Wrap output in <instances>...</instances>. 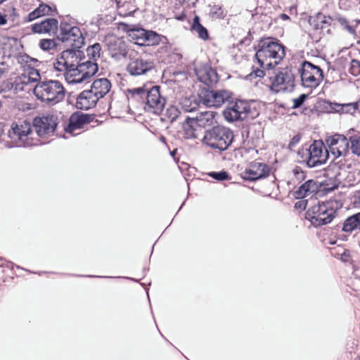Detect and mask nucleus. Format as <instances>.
Segmentation results:
<instances>
[{"label":"nucleus","instance_id":"obj_59","mask_svg":"<svg viewBox=\"0 0 360 360\" xmlns=\"http://www.w3.org/2000/svg\"><path fill=\"white\" fill-rule=\"evenodd\" d=\"M355 360H360V354L358 355V357Z\"/></svg>","mask_w":360,"mask_h":360},{"label":"nucleus","instance_id":"obj_23","mask_svg":"<svg viewBox=\"0 0 360 360\" xmlns=\"http://www.w3.org/2000/svg\"><path fill=\"white\" fill-rule=\"evenodd\" d=\"M58 27V21L56 18H46L32 25L31 30L34 33L51 34L57 33Z\"/></svg>","mask_w":360,"mask_h":360},{"label":"nucleus","instance_id":"obj_61","mask_svg":"<svg viewBox=\"0 0 360 360\" xmlns=\"http://www.w3.org/2000/svg\"><path fill=\"white\" fill-rule=\"evenodd\" d=\"M16 266V268H18V269H20L24 270L22 268H20L19 266Z\"/></svg>","mask_w":360,"mask_h":360},{"label":"nucleus","instance_id":"obj_43","mask_svg":"<svg viewBox=\"0 0 360 360\" xmlns=\"http://www.w3.org/2000/svg\"><path fill=\"white\" fill-rule=\"evenodd\" d=\"M175 8H179V6H185V7H193L195 5L198 0H175Z\"/></svg>","mask_w":360,"mask_h":360},{"label":"nucleus","instance_id":"obj_15","mask_svg":"<svg viewBox=\"0 0 360 360\" xmlns=\"http://www.w3.org/2000/svg\"><path fill=\"white\" fill-rule=\"evenodd\" d=\"M295 86V77L292 70L288 68L281 70L274 76L271 89L278 93L280 91H291Z\"/></svg>","mask_w":360,"mask_h":360},{"label":"nucleus","instance_id":"obj_46","mask_svg":"<svg viewBox=\"0 0 360 360\" xmlns=\"http://www.w3.org/2000/svg\"><path fill=\"white\" fill-rule=\"evenodd\" d=\"M307 98V95L302 94L298 98H294L292 108H300L304 103Z\"/></svg>","mask_w":360,"mask_h":360},{"label":"nucleus","instance_id":"obj_8","mask_svg":"<svg viewBox=\"0 0 360 360\" xmlns=\"http://www.w3.org/2000/svg\"><path fill=\"white\" fill-rule=\"evenodd\" d=\"M58 124V117L53 114L35 117L32 123L35 136L46 143L45 139L54 135Z\"/></svg>","mask_w":360,"mask_h":360},{"label":"nucleus","instance_id":"obj_28","mask_svg":"<svg viewBox=\"0 0 360 360\" xmlns=\"http://www.w3.org/2000/svg\"><path fill=\"white\" fill-rule=\"evenodd\" d=\"M137 38L142 40V42H141V44L146 46H155L158 44L160 41V35L150 30H138Z\"/></svg>","mask_w":360,"mask_h":360},{"label":"nucleus","instance_id":"obj_10","mask_svg":"<svg viewBox=\"0 0 360 360\" xmlns=\"http://www.w3.org/2000/svg\"><path fill=\"white\" fill-rule=\"evenodd\" d=\"M224 119L229 122L243 120L248 117L253 118L255 113L249 103L245 101L238 100L226 107L223 111Z\"/></svg>","mask_w":360,"mask_h":360},{"label":"nucleus","instance_id":"obj_24","mask_svg":"<svg viewBox=\"0 0 360 360\" xmlns=\"http://www.w3.org/2000/svg\"><path fill=\"white\" fill-rule=\"evenodd\" d=\"M99 99L90 90H84L77 98L76 107L80 110H89L94 107Z\"/></svg>","mask_w":360,"mask_h":360},{"label":"nucleus","instance_id":"obj_60","mask_svg":"<svg viewBox=\"0 0 360 360\" xmlns=\"http://www.w3.org/2000/svg\"><path fill=\"white\" fill-rule=\"evenodd\" d=\"M6 0H0V4L6 1Z\"/></svg>","mask_w":360,"mask_h":360},{"label":"nucleus","instance_id":"obj_6","mask_svg":"<svg viewBox=\"0 0 360 360\" xmlns=\"http://www.w3.org/2000/svg\"><path fill=\"white\" fill-rule=\"evenodd\" d=\"M233 138L231 129L222 125H217L205 131L202 141L210 148L221 152L228 149Z\"/></svg>","mask_w":360,"mask_h":360},{"label":"nucleus","instance_id":"obj_26","mask_svg":"<svg viewBox=\"0 0 360 360\" xmlns=\"http://www.w3.org/2000/svg\"><path fill=\"white\" fill-rule=\"evenodd\" d=\"M320 187V184L318 181L314 179H309L301 185L298 189L295 192L297 198H303L310 195L316 193Z\"/></svg>","mask_w":360,"mask_h":360},{"label":"nucleus","instance_id":"obj_13","mask_svg":"<svg viewBox=\"0 0 360 360\" xmlns=\"http://www.w3.org/2000/svg\"><path fill=\"white\" fill-rule=\"evenodd\" d=\"M231 92L227 90H210L202 89L199 94V98L207 107H220L231 98Z\"/></svg>","mask_w":360,"mask_h":360},{"label":"nucleus","instance_id":"obj_35","mask_svg":"<svg viewBox=\"0 0 360 360\" xmlns=\"http://www.w3.org/2000/svg\"><path fill=\"white\" fill-rule=\"evenodd\" d=\"M103 53L101 44L99 43H95L90 45L86 49V54L89 57L87 60L96 63V60L99 59Z\"/></svg>","mask_w":360,"mask_h":360},{"label":"nucleus","instance_id":"obj_38","mask_svg":"<svg viewBox=\"0 0 360 360\" xmlns=\"http://www.w3.org/2000/svg\"><path fill=\"white\" fill-rule=\"evenodd\" d=\"M180 115L181 112L175 105H170L166 109L165 117L170 122H174Z\"/></svg>","mask_w":360,"mask_h":360},{"label":"nucleus","instance_id":"obj_39","mask_svg":"<svg viewBox=\"0 0 360 360\" xmlns=\"http://www.w3.org/2000/svg\"><path fill=\"white\" fill-rule=\"evenodd\" d=\"M181 107L184 112H193L198 109V103L195 100H191L189 98H185L181 101Z\"/></svg>","mask_w":360,"mask_h":360},{"label":"nucleus","instance_id":"obj_56","mask_svg":"<svg viewBox=\"0 0 360 360\" xmlns=\"http://www.w3.org/2000/svg\"><path fill=\"white\" fill-rule=\"evenodd\" d=\"M340 24L342 25V26H345L348 24V22L347 20L345 19V18H340Z\"/></svg>","mask_w":360,"mask_h":360},{"label":"nucleus","instance_id":"obj_52","mask_svg":"<svg viewBox=\"0 0 360 360\" xmlns=\"http://www.w3.org/2000/svg\"><path fill=\"white\" fill-rule=\"evenodd\" d=\"M345 29L352 34H355L356 33L354 28L350 26L349 24H347L345 25Z\"/></svg>","mask_w":360,"mask_h":360},{"label":"nucleus","instance_id":"obj_7","mask_svg":"<svg viewBox=\"0 0 360 360\" xmlns=\"http://www.w3.org/2000/svg\"><path fill=\"white\" fill-rule=\"evenodd\" d=\"M57 39L72 48H81L85 38L80 28L69 18H63L59 25Z\"/></svg>","mask_w":360,"mask_h":360},{"label":"nucleus","instance_id":"obj_44","mask_svg":"<svg viewBox=\"0 0 360 360\" xmlns=\"http://www.w3.org/2000/svg\"><path fill=\"white\" fill-rule=\"evenodd\" d=\"M292 173H293L295 178L299 181H302L304 180L306 178L305 172L301 169V167H300L298 166H296L292 169Z\"/></svg>","mask_w":360,"mask_h":360},{"label":"nucleus","instance_id":"obj_49","mask_svg":"<svg viewBox=\"0 0 360 360\" xmlns=\"http://www.w3.org/2000/svg\"><path fill=\"white\" fill-rule=\"evenodd\" d=\"M247 153H250L251 157L254 158L257 155L258 151H257V150H256L253 148L243 149V150H242L243 155H245V154H247Z\"/></svg>","mask_w":360,"mask_h":360},{"label":"nucleus","instance_id":"obj_11","mask_svg":"<svg viewBox=\"0 0 360 360\" xmlns=\"http://www.w3.org/2000/svg\"><path fill=\"white\" fill-rule=\"evenodd\" d=\"M41 80V75L37 69H25V72L15 77L12 88L16 92L33 91L34 86Z\"/></svg>","mask_w":360,"mask_h":360},{"label":"nucleus","instance_id":"obj_4","mask_svg":"<svg viewBox=\"0 0 360 360\" xmlns=\"http://www.w3.org/2000/svg\"><path fill=\"white\" fill-rule=\"evenodd\" d=\"M6 136L11 139V147H30L43 143L35 136L32 124L27 121L13 123Z\"/></svg>","mask_w":360,"mask_h":360},{"label":"nucleus","instance_id":"obj_47","mask_svg":"<svg viewBox=\"0 0 360 360\" xmlns=\"http://www.w3.org/2000/svg\"><path fill=\"white\" fill-rule=\"evenodd\" d=\"M331 109L338 113H342L344 111V103H333L330 104Z\"/></svg>","mask_w":360,"mask_h":360},{"label":"nucleus","instance_id":"obj_41","mask_svg":"<svg viewBox=\"0 0 360 360\" xmlns=\"http://www.w3.org/2000/svg\"><path fill=\"white\" fill-rule=\"evenodd\" d=\"M349 72L354 77L360 78V61L356 59L352 60L349 68Z\"/></svg>","mask_w":360,"mask_h":360},{"label":"nucleus","instance_id":"obj_33","mask_svg":"<svg viewBox=\"0 0 360 360\" xmlns=\"http://www.w3.org/2000/svg\"><path fill=\"white\" fill-rule=\"evenodd\" d=\"M149 89V87L143 86L137 88L129 89H127V92L131 98L144 103Z\"/></svg>","mask_w":360,"mask_h":360},{"label":"nucleus","instance_id":"obj_36","mask_svg":"<svg viewBox=\"0 0 360 360\" xmlns=\"http://www.w3.org/2000/svg\"><path fill=\"white\" fill-rule=\"evenodd\" d=\"M350 151L353 155L360 156V134L351 136L349 138Z\"/></svg>","mask_w":360,"mask_h":360},{"label":"nucleus","instance_id":"obj_32","mask_svg":"<svg viewBox=\"0 0 360 360\" xmlns=\"http://www.w3.org/2000/svg\"><path fill=\"white\" fill-rule=\"evenodd\" d=\"M192 32L198 34V37L202 40H207L209 39V33L207 30L200 24V18L198 15H195L193 22L191 26Z\"/></svg>","mask_w":360,"mask_h":360},{"label":"nucleus","instance_id":"obj_21","mask_svg":"<svg viewBox=\"0 0 360 360\" xmlns=\"http://www.w3.org/2000/svg\"><path fill=\"white\" fill-rule=\"evenodd\" d=\"M90 122V115L79 112H75L70 117L68 124L65 128V131L67 134L76 136L80 133L76 132V131L81 129L84 124Z\"/></svg>","mask_w":360,"mask_h":360},{"label":"nucleus","instance_id":"obj_53","mask_svg":"<svg viewBox=\"0 0 360 360\" xmlns=\"http://www.w3.org/2000/svg\"><path fill=\"white\" fill-rule=\"evenodd\" d=\"M6 22L7 20L6 18V16L2 15L1 13L0 12V25H4L6 24Z\"/></svg>","mask_w":360,"mask_h":360},{"label":"nucleus","instance_id":"obj_14","mask_svg":"<svg viewBox=\"0 0 360 360\" xmlns=\"http://www.w3.org/2000/svg\"><path fill=\"white\" fill-rule=\"evenodd\" d=\"M308 157L305 162L308 167L312 168L326 163L329 151L321 140L314 141L307 150Z\"/></svg>","mask_w":360,"mask_h":360},{"label":"nucleus","instance_id":"obj_1","mask_svg":"<svg viewBox=\"0 0 360 360\" xmlns=\"http://www.w3.org/2000/svg\"><path fill=\"white\" fill-rule=\"evenodd\" d=\"M285 55V47L274 38L262 39L258 44V50L255 58L258 66L253 65L252 72L246 76L247 79L262 78L264 76V70H269L278 65Z\"/></svg>","mask_w":360,"mask_h":360},{"label":"nucleus","instance_id":"obj_50","mask_svg":"<svg viewBox=\"0 0 360 360\" xmlns=\"http://www.w3.org/2000/svg\"><path fill=\"white\" fill-rule=\"evenodd\" d=\"M174 18L179 20V21H184L186 20V14L184 13V12L183 11L182 13H176L174 15Z\"/></svg>","mask_w":360,"mask_h":360},{"label":"nucleus","instance_id":"obj_5","mask_svg":"<svg viewBox=\"0 0 360 360\" xmlns=\"http://www.w3.org/2000/svg\"><path fill=\"white\" fill-rule=\"evenodd\" d=\"M33 92L39 100L54 105L64 99L66 91L58 80L46 79L39 80L34 86Z\"/></svg>","mask_w":360,"mask_h":360},{"label":"nucleus","instance_id":"obj_20","mask_svg":"<svg viewBox=\"0 0 360 360\" xmlns=\"http://www.w3.org/2000/svg\"><path fill=\"white\" fill-rule=\"evenodd\" d=\"M198 79L208 86H212L218 82V75L209 64H201L195 69Z\"/></svg>","mask_w":360,"mask_h":360},{"label":"nucleus","instance_id":"obj_42","mask_svg":"<svg viewBox=\"0 0 360 360\" xmlns=\"http://www.w3.org/2000/svg\"><path fill=\"white\" fill-rule=\"evenodd\" d=\"M208 175L217 181H224L231 179L228 172L223 170L220 172H210Z\"/></svg>","mask_w":360,"mask_h":360},{"label":"nucleus","instance_id":"obj_18","mask_svg":"<svg viewBox=\"0 0 360 360\" xmlns=\"http://www.w3.org/2000/svg\"><path fill=\"white\" fill-rule=\"evenodd\" d=\"M144 104V109L150 112L159 114L162 111L166 99L161 96L159 86L150 87Z\"/></svg>","mask_w":360,"mask_h":360},{"label":"nucleus","instance_id":"obj_9","mask_svg":"<svg viewBox=\"0 0 360 360\" xmlns=\"http://www.w3.org/2000/svg\"><path fill=\"white\" fill-rule=\"evenodd\" d=\"M302 84L304 87L314 89L317 87L323 79L322 70L309 61L302 63L299 69Z\"/></svg>","mask_w":360,"mask_h":360},{"label":"nucleus","instance_id":"obj_45","mask_svg":"<svg viewBox=\"0 0 360 360\" xmlns=\"http://www.w3.org/2000/svg\"><path fill=\"white\" fill-rule=\"evenodd\" d=\"M356 112V110L354 102L344 103V111H342V114H349L353 115Z\"/></svg>","mask_w":360,"mask_h":360},{"label":"nucleus","instance_id":"obj_17","mask_svg":"<svg viewBox=\"0 0 360 360\" xmlns=\"http://www.w3.org/2000/svg\"><path fill=\"white\" fill-rule=\"evenodd\" d=\"M105 42L108 54L115 61L127 58L128 46L122 38L110 36L105 38Z\"/></svg>","mask_w":360,"mask_h":360},{"label":"nucleus","instance_id":"obj_51","mask_svg":"<svg viewBox=\"0 0 360 360\" xmlns=\"http://www.w3.org/2000/svg\"><path fill=\"white\" fill-rule=\"evenodd\" d=\"M7 71V66L4 63H0V78Z\"/></svg>","mask_w":360,"mask_h":360},{"label":"nucleus","instance_id":"obj_57","mask_svg":"<svg viewBox=\"0 0 360 360\" xmlns=\"http://www.w3.org/2000/svg\"><path fill=\"white\" fill-rule=\"evenodd\" d=\"M302 204H304V202H303V201H300V202H297V203L295 204V207H301Z\"/></svg>","mask_w":360,"mask_h":360},{"label":"nucleus","instance_id":"obj_3","mask_svg":"<svg viewBox=\"0 0 360 360\" xmlns=\"http://www.w3.org/2000/svg\"><path fill=\"white\" fill-rule=\"evenodd\" d=\"M341 207L342 203L335 199L319 202L307 210L305 218L315 227L326 225L334 219Z\"/></svg>","mask_w":360,"mask_h":360},{"label":"nucleus","instance_id":"obj_48","mask_svg":"<svg viewBox=\"0 0 360 360\" xmlns=\"http://www.w3.org/2000/svg\"><path fill=\"white\" fill-rule=\"evenodd\" d=\"M300 139H301V136L300 135L297 134V135L294 136L290 141L288 148L290 150H292L297 146V144L300 141Z\"/></svg>","mask_w":360,"mask_h":360},{"label":"nucleus","instance_id":"obj_37","mask_svg":"<svg viewBox=\"0 0 360 360\" xmlns=\"http://www.w3.org/2000/svg\"><path fill=\"white\" fill-rule=\"evenodd\" d=\"M53 68L56 71L63 72L64 77L65 78V74L68 72V70H69V68L67 62L64 57H63L62 53L53 63Z\"/></svg>","mask_w":360,"mask_h":360},{"label":"nucleus","instance_id":"obj_29","mask_svg":"<svg viewBox=\"0 0 360 360\" xmlns=\"http://www.w3.org/2000/svg\"><path fill=\"white\" fill-rule=\"evenodd\" d=\"M198 127V121L194 117L186 116L182 124L184 137L187 139H196Z\"/></svg>","mask_w":360,"mask_h":360},{"label":"nucleus","instance_id":"obj_2","mask_svg":"<svg viewBox=\"0 0 360 360\" xmlns=\"http://www.w3.org/2000/svg\"><path fill=\"white\" fill-rule=\"evenodd\" d=\"M80 48H72L62 52L69 70L65 80L69 84L89 82V79L98 71V64L91 60H84V55Z\"/></svg>","mask_w":360,"mask_h":360},{"label":"nucleus","instance_id":"obj_25","mask_svg":"<svg viewBox=\"0 0 360 360\" xmlns=\"http://www.w3.org/2000/svg\"><path fill=\"white\" fill-rule=\"evenodd\" d=\"M56 11V8L55 6H51L46 4L41 3L37 8L25 17L24 20L25 22H30L43 16L52 15Z\"/></svg>","mask_w":360,"mask_h":360},{"label":"nucleus","instance_id":"obj_31","mask_svg":"<svg viewBox=\"0 0 360 360\" xmlns=\"http://www.w3.org/2000/svg\"><path fill=\"white\" fill-rule=\"evenodd\" d=\"M216 115L217 112L214 111H205L194 118L198 121V127H206L214 123Z\"/></svg>","mask_w":360,"mask_h":360},{"label":"nucleus","instance_id":"obj_40","mask_svg":"<svg viewBox=\"0 0 360 360\" xmlns=\"http://www.w3.org/2000/svg\"><path fill=\"white\" fill-rule=\"evenodd\" d=\"M56 46L54 39H43L39 41V47L44 51H49L53 49Z\"/></svg>","mask_w":360,"mask_h":360},{"label":"nucleus","instance_id":"obj_58","mask_svg":"<svg viewBox=\"0 0 360 360\" xmlns=\"http://www.w3.org/2000/svg\"><path fill=\"white\" fill-rule=\"evenodd\" d=\"M281 18L283 19V20H286V19H289V17L286 14H282L281 15Z\"/></svg>","mask_w":360,"mask_h":360},{"label":"nucleus","instance_id":"obj_55","mask_svg":"<svg viewBox=\"0 0 360 360\" xmlns=\"http://www.w3.org/2000/svg\"><path fill=\"white\" fill-rule=\"evenodd\" d=\"M6 136V134L4 133V131L1 128H0V143L2 141L4 140V138Z\"/></svg>","mask_w":360,"mask_h":360},{"label":"nucleus","instance_id":"obj_27","mask_svg":"<svg viewBox=\"0 0 360 360\" xmlns=\"http://www.w3.org/2000/svg\"><path fill=\"white\" fill-rule=\"evenodd\" d=\"M110 82L106 78H100L94 81L89 90L100 99L104 97L110 91Z\"/></svg>","mask_w":360,"mask_h":360},{"label":"nucleus","instance_id":"obj_30","mask_svg":"<svg viewBox=\"0 0 360 360\" xmlns=\"http://www.w3.org/2000/svg\"><path fill=\"white\" fill-rule=\"evenodd\" d=\"M342 231L347 233L360 231V212L348 217L343 222Z\"/></svg>","mask_w":360,"mask_h":360},{"label":"nucleus","instance_id":"obj_22","mask_svg":"<svg viewBox=\"0 0 360 360\" xmlns=\"http://www.w3.org/2000/svg\"><path fill=\"white\" fill-rule=\"evenodd\" d=\"M154 68L153 63L141 58H132L129 63L127 70L134 76L145 75Z\"/></svg>","mask_w":360,"mask_h":360},{"label":"nucleus","instance_id":"obj_54","mask_svg":"<svg viewBox=\"0 0 360 360\" xmlns=\"http://www.w3.org/2000/svg\"><path fill=\"white\" fill-rule=\"evenodd\" d=\"M354 104L355 105L356 112L358 111L360 112V98L357 101L354 102Z\"/></svg>","mask_w":360,"mask_h":360},{"label":"nucleus","instance_id":"obj_62","mask_svg":"<svg viewBox=\"0 0 360 360\" xmlns=\"http://www.w3.org/2000/svg\"><path fill=\"white\" fill-rule=\"evenodd\" d=\"M165 139L164 137L161 138V141H165Z\"/></svg>","mask_w":360,"mask_h":360},{"label":"nucleus","instance_id":"obj_19","mask_svg":"<svg viewBox=\"0 0 360 360\" xmlns=\"http://www.w3.org/2000/svg\"><path fill=\"white\" fill-rule=\"evenodd\" d=\"M270 167L265 163L252 162L249 167L240 174L241 177L246 181H255L265 178L269 175Z\"/></svg>","mask_w":360,"mask_h":360},{"label":"nucleus","instance_id":"obj_34","mask_svg":"<svg viewBox=\"0 0 360 360\" xmlns=\"http://www.w3.org/2000/svg\"><path fill=\"white\" fill-rule=\"evenodd\" d=\"M18 63L22 65L24 70L25 69H37L40 62L35 58H31L27 54H20L16 58Z\"/></svg>","mask_w":360,"mask_h":360},{"label":"nucleus","instance_id":"obj_16","mask_svg":"<svg viewBox=\"0 0 360 360\" xmlns=\"http://www.w3.org/2000/svg\"><path fill=\"white\" fill-rule=\"evenodd\" d=\"M328 151L334 158L347 157L350 152L349 141L342 134H335L328 137L326 140Z\"/></svg>","mask_w":360,"mask_h":360},{"label":"nucleus","instance_id":"obj_12","mask_svg":"<svg viewBox=\"0 0 360 360\" xmlns=\"http://www.w3.org/2000/svg\"><path fill=\"white\" fill-rule=\"evenodd\" d=\"M342 167L339 162L330 164L324 170L323 176L331 183L326 182V188L328 191H333L337 188L340 184H345L348 177V172L345 167Z\"/></svg>","mask_w":360,"mask_h":360}]
</instances>
